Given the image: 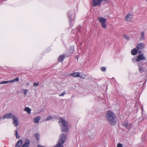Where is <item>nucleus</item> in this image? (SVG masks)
Returning <instances> with one entry per match:
<instances>
[{
	"label": "nucleus",
	"instance_id": "obj_17",
	"mask_svg": "<svg viewBox=\"0 0 147 147\" xmlns=\"http://www.w3.org/2000/svg\"><path fill=\"white\" fill-rule=\"evenodd\" d=\"M22 143V140H19L16 143L15 147H20Z\"/></svg>",
	"mask_w": 147,
	"mask_h": 147
},
{
	"label": "nucleus",
	"instance_id": "obj_31",
	"mask_svg": "<svg viewBox=\"0 0 147 147\" xmlns=\"http://www.w3.org/2000/svg\"><path fill=\"white\" fill-rule=\"evenodd\" d=\"M100 68L102 71H105L106 70V68L104 67H100Z\"/></svg>",
	"mask_w": 147,
	"mask_h": 147
},
{
	"label": "nucleus",
	"instance_id": "obj_13",
	"mask_svg": "<svg viewBox=\"0 0 147 147\" xmlns=\"http://www.w3.org/2000/svg\"><path fill=\"white\" fill-rule=\"evenodd\" d=\"M66 57L65 54L60 55L58 58V61L59 62H62L64 59Z\"/></svg>",
	"mask_w": 147,
	"mask_h": 147
},
{
	"label": "nucleus",
	"instance_id": "obj_23",
	"mask_svg": "<svg viewBox=\"0 0 147 147\" xmlns=\"http://www.w3.org/2000/svg\"><path fill=\"white\" fill-rule=\"evenodd\" d=\"M139 71L140 73L143 72L144 71V68L142 66V65H141V66H139Z\"/></svg>",
	"mask_w": 147,
	"mask_h": 147
},
{
	"label": "nucleus",
	"instance_id": "obj_22",
	"mask_svg": "<svg viewBox=\"0 0 147 147\" xmlns=\"http://www.w3.org/2000/svg\"><path fill=\"white\" fill-rule=\"evenodd\" d=\"M144 38V32H141V36L140 38V40H142Z\"/></svg>",
	"mask_w": 147,
	"mask_h": 147
},
{
	"label": "nucleus",
	"instance_id": "obj_29",
	"mask_svg": "<svg viewBox=\"0 0 147 147\" xmlns=\"http://www.w3.org/2000/svg\"><path fill=\"white\" fill-rule=\"evenodd\" d=\"M123 37L125 38L126 39H129V36H127V35H123Z\"/></svg>",
	"mask_w": 147,
	"mask_h": 147
},
{
	"label": "nucleus",
	"instance_id": "obj_4",
	"mask_svg": "<svg viewBox=\"0 0 147 147\" xmlns=\"http://www.w3.org/2000/svg\"><path fill=\"white\" fill-rule=\"evenodd\" d=\"M70 76H73L74 77H79L82 79H84L86 76L85 74H83L79 72H74L70 75Z\"/></svg>",
	"mask_w": 147,
	"mask_h": 147
},
{
	"label": "nucleus",
	"instance_id": "obj_26",
	"mask_svg": "<svg viewBox=\"0 0 147 147\" xmlns=\"http://www.w3.org/2000/svg\"><path fill=\"white\" fill-rule=\"evenodd\" d=\"M22 92H23L25 95H26L28 92V90L27 89H23Z\"/></svg>",
	"mask_w": 147,
	"mask_h": 147
},
{
	"label": "nucleus",
	"instance_id": "obj_35",
	"mask_svg": "<svg viewBox=\"0 0 147 147\" xmlns=\"http://www.w3.org/2000/svg\"><path fill=\"white\" fill-rule=\"evenodd\" d=\"M79 56L78 55H77L76 57V58L77 59H78Z\"/></svg>",
	"mask_w": 147,
	"mask_h": 147
},
{
	"label": "nucleus",
	"instance_id": "obj_34",
	"mask_svg": "<svg viewBox=\"0 0 147 147\" xmlns=\"http://www.w3.org/2000/svg\"><path fill=\"white\" fill-rule=\"evenodd\" d=\"M43 111V109H41L40 111L38 112V113H39L41 112H42Z\"/></svg>",
	"mask_w": 147,
	"mask_h": 147
},
{
	"label": "nucleus",
	"instance_id": "obj_19",
	"mask_svg": "<svg viewBox=\"0 0 147 147\" xmlns=\"http://www.w3.org/2000/svg\"><path fill=\"white\" fill-rule=\"evenodd\" d=\"M40 119V116L37 117L34 119V121L35 123H38Z\"/></svg>",
	"mask_w": 147,
	"mask_h": 147
},
{
	"label": "nucleus",
	"instance_id": "obj_37",
	"mask_svg": "<svg viewBox=\"0 0 147 147\" xmlns=\"http://www.w3.org/2000/svg\"><path fill=\"white\" fill-rule=\"evenodd\" d=\"M75 30H72L71 32L72 33L74 32V31Z\"/></svg>",
	"mask_w": 147,
	"mask_h": 147
},
{
	"label": "nucleus",
	"instance_id": "obj_1",
	"mask_svg": "<svg viewBox=\"0 0 147 147\" xmlns=\"http://www.w3.org/2000/svg\"><path fill=\"white\" fill-rule=\"evenodd\" d=\"M106 118L107 121L111 125H114L116 122L115 114L111 111L107 112L106 115Z\"/></svg>",
	"mask_w": 147,
	"mask_h": 147
},
{
	"label": "nucleus",
	"instance_id": "obj_36",
	"mask_svg": "<svg viewBox=\"0 0 147 147\" xmlns=\"http://www.w3.org/2000/svg\"><path fill=\"white\" fill-rule=\"evenodd\" d=\"M88 136H91V135L93 134H92V135H91V134H90H90H89V132L88 133Z\"/></svg>",
	"mask_w": 147,
	"mask_h": 147
},
{
	"label": "nucleus",
	"instance_id": "obj_32",
	"mask_svg": "<svg viewBox=\"0 0 147 147\" xmlns=\"http://www.w3.org/2000/svg\"><path fill=\"white\" fill-rule=\"evenodd\" d=\"M117 147H123V145L119 143L117 145Z\"/></svg>",
	"mask_w": 147,
	"mask_h": 147
},
{
	"label": "nucleus",
	"instance_id": "obj_10",
	"mask_svg": "<svg viewBox=\"0 0 147 147\" xmlns=\"http://www.w3.org/2000/svg\"><path fill=\"white\" fill-rule=\"evenodd\" d=\"M13 123L15 127H17L18 125V118L14 115L12 117Z\"/></svg>",
	"mask_w": 147,
	"mask_h": 147
},
{
	"label": "nucleus",
	"instance_id": "obj_18",
	"mask_svg": "<svg viewBox=\"0 0 147 147\" xmlns=\"http://www.w3.org/2000/svg\"><path fill=\"white\" fill-rule=\"evenodd\" d=\"M64 143H62L60 141H59V142L57 143V144L54 146V147H63V144Z\"/></svg>",
	"mask_w": 147,
	"mask_h": 147
},
{
	"label": "nucleus",
	"instance_id": "obj_2",
	"mask_svg": "<svg viewBox=\"0 0 147 147\" xmlns=\"http://www.w3.org/2000/svg\"><path fill=\"white\" fill-rule=\"evenodd\" d=\"M59 123L61 127V131L64 133L68 132L69 127L68 123L63 119H60Z\"/></svg>",
	"mask_w": 147,
	"mask_h": 147
},
{
	"label": "nucleus",
	"instance_id": "obj_21",
	"mask_svg": "<svg viewBox=\"0 0 147 147\" xmlns=\"http://www.w3.org/2000/svg\"><path fill=\"white\" fill-rule=\"evenodd\" d=\"M24 111L26 112H27L28 113L30 114L31 113V109L28 107H26L24 109Z\"/></svg>",
	"mask_w": 147,
	"mask_h": 147
},
{
	"label": "nucleus",
	"instance_id": "obj_16",
	"mask_svg": "<svg viewBox=\"0 0 147 147\" xmlns=\"http://www.w3.org/2000/svg\"><path fill=\"white\" fill-rule=\"evenodd\" d=\"M137 49L134 48L131 51V54L133 55H136L138 53V50Z\"/></svg>",
	"mask_w": 147,
	"mask_h": 147
},
{
	"label": "nucleus",
	"instance_id": "obj_27",
	"mask_svg": "<svg viewBox=\"0 0 147 147\" xmlns=\"http://www.w3.org/2000/svg\"><path fill=\"white\" fill-rule=\"evenodd\" d=\"M15 135L17 138L18 139L20 138V136L18 134V131L17 130L15 131Z\"/></svg>",
	"mask_w": 147,
	"mask_h": 147
},
{
	"label": "nucleus",
	"instance_id": "obj_28",
	"mask_svg": "<svg viewBox=\"0 0 147 147\" xmlns=\"http://www.w3.org/2000/svg\"><path fill=\"white\" fill-rule=\"evenodd\" d=\"M52 118H53V117H51V116L47 118L46 120L47 121H48L51 120V119H52Z\"/></svg>",
	"mask_w": 147,
	"mask_h": 147
},
{
	"label": "nucleus",
	"instance_id": "obj_8",
	"mask_svg": "<svg viewBox=\"0 0 147 147\" xmlns=\"http://www.w3.org/2000/svg\"><path fill=\"white\" fill-rule=\"evenodd\" d=\"M67 137L66 134H62L60 135L59 136V141H60L62 143L64 144L66 141Z\"/></svg>",
	"mask_w": 147,
	"mask_h": 147
},
{
	"label": "nucleus",
	"instance_id": "obj_38",
	"mask_svg": "<svg viewBox=\"0 0 147 147\" xmlns=\"http://www.w3.org/2000/svg\"><path fill=\"white\" fill-rule=\"evenodd\" d=\"M78 30V32H80V31L79 30V28L78 29V30Z\"/></svg>",
	"mask_w": 147,
	"mask_h": 147
},
{
	"label": "nucleus",
	"instance_id": "obj_7",
	"mask_svg": "<svg viewBox=\"0 0 147 147\" xmlns=\"http://www.w3.org/2000/svg\"><path fill=\"white\" fill-rule=\"evenodd\" d=\"M105 1H107L109 0H104ZM103 0H92V4L93 6L96 7L101 5Z\"/></svg>",
	"mask_w": 147,
	"mask_h": 147
},
{
	"label": "nucleus",
	"instance_id": "obj_20",
	"mask_svg": "<svg viewBox=\"0 0 147 147\" xmlns=\"http://www.w3.org/2000/svg\"><path fill=\"white\" fill-rule=\"evenodd\" d=\"M19 78H16L13 79L12 80L9 81V83H13L14 82H18L19 81Z\"/></svg>",
	"mask_w": 147,
	"mask_h": 147
},
{
	"label": "nucleus",
	"instance_id": "obj_33",
	"mask_svg": "<svg viewBox=\"0 0 147 147\" xmlns=\"http://www.w3.org/2000/svg\"><path fill=\"white\" fill-rule=\"evenodd\" d=\"M66 94L65 92H63L61 94H60L59 96H63L65 94Z\"/></svg>",
	"mask_w": 147,
	"mask_h": 147
},
{
	"label": "nucleus",
	"instance_id": "obj_11",
	"mask_svg": "<svg viewBox=\"0 0 147 147\" xmlns=\"http://www.w3.org/2000/svg\"><path fill=\"white\" fill-rule=\"evenodd\" d=\"M30 141L29 140L26 139L25 140L24 143L21 147H28L30 144Z\"/></svg>",
	"mask_w": 147,
	"mask_h": 147
},
{
	"label": "nucleus",
	"instance_id": "obj_14",
	"mask_svg": "<svg viewBox=\"0 0 147 147\" xmlns=\"http://www.w3.org/2000/svg\"><path fill=\"white\" fill-rule=\"evenodd\" d=\"M133 15L131 14H129L126 16V20L127 21L130 22L131 21Z\"/></svg>",
	"mask_w": 147,
	"mask_h": 147
},
{
	"label": "nucleus",
	"instance_id": "obj_24",
	"mask_svg": "<svg viewBox=\"0 0 147 147\" xmlns=\"http://www.w3.org/2000/svg\"><path fill=\"white\" fill-rule=\"evenodd\" d=\"M39 135L37 133H36L34 134L35 137L36 138V140L37 141H38L39 140Z\"/></svg>",
	"mask_w": 147,
	"mask_h": 147
},
{
	"label": "nucleus",
	"instance_id": "obj_12",
	"mask_svg": "<svg viewBox=\"0 0 147 147\" xmlns=\"http://www.w3.org/2000/svg\"><path fill=\"white\" fill-rule=\"evenodd\" d=\"M122 125L127 129H130L132 126V124L128 123H123Z\"/></svg>",
	"mask_w": 147,
	"mask_h": 147
},
{
	"label": "nucleus",
	"instance_id": "obj_5",
	"mask_svg": "<svg viewBox=\"0 0 147 147\" xmlns=\"http://www.w3.org/2000/svg\"><path fill=\"white\" fill-rule=\"evenodd\" d=\"M145 57L143 54H141L139 55L137 58H134L132 59V61L134 62L135 61H140L142 60H144L145 59Z\"/></svg>",
	"mask_w": 147,
	"mask_h": 147
},
{
	"label": "nucleus",
	"instance_id": "obj_30",
	"mask_svg": "<svg viewBox=\"0 0 147 147\" xmlns=\"http://www.w3.org/2000/svg\"><path fill=\"white\" fill-rule=\"evenodd\" d=\"M39 82H38L37 83H36V82L34 83L33 84V85L34 86H37L39 85Z\"/></svg>",
	"mask_w": 147,
	"mask_h": 147
},
{
	"label": "nucleus",
	"instance_id": "obj_25",
	"mask_svg": "<svg viewBox=\"0 0 147 147\" xmlns=\"http://www.w3.org/2000/svg\"><path fill=\"white\" fill-rule=\"evenodd\" d=\"M8 83H9V81H3L1 82L0 83V84H6Z\"/></svg>",
	"mask_w": 147,
	"mask_h": 147
},
{
	"label": "nucleus",
	"instance_id": "obj_3",
	"mask_svg": "<svg viewBox=\"0 0 147 147\" xmlns=\"http://www.w3.org/2000/svg\"><path fill=\"white\" fill-rule=\"evenodd\" d=\"M69 22V28H71L73 26V24L75 19V11L74 10H69L67 12Z\"/></svg>",
	"mask_w": 147,
	"mask_h": 147
},
{
	"label": "nucleus",
	"instance_id": "obj_9",
	"mask_svg": "<svg viewBox=\"0 0 147 147\" xmlns=\"http://www.w3.org/2000/svg\"><path fill=\"white\" fill-rule=\"evenodd\" d=\"M144 48V44L143 43H139L137 46V48L139 51V52L140 53L142 52V50Z\"/></svg>",
	"mask_w": 147,
	"mask_h": 147
},
{
	"label": "nucleus",
	"instance_id": "obj_15",
	"mask_svg": "<svg viewBox=\"0 0 147 147\" xmlns=\"http://www.w3.org/2000/svg\"><path fill=\"white\" fill-rule=\"evenodd\" d=\"M12 117V115L11 113H8L5 115L3 117V119H9L11 118Z\"/></svg>",
	"mask_w": 147,
	"mask_h": 147
},
{
	"label": "nucleus",
	"instance_id": "obj_6",
	"mask_svg": "<svg viewBox=\"0 0 147 147\" xmlns=\"http://www.w3.org/2000/svg\"><path fill=\"white\" fill-rule=\"evenodd\" d=\"M98 20L101 23L102 27L104 28L106 27V25L105 23L106 21V19L102 17H99L98 18Z\"/></svg>",
	"mask_w": 147,
	"mask_h": 147
}]
</instances>
